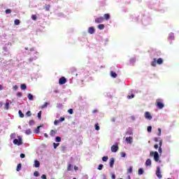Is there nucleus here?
<instances>
[{"label": "nucleus", "instance_id": "nucleus-46", "mask_svg": "<svg viewBox=\"0 0 179 179\" xmlns=\"http://www.w3.org/2000/svg\"><path fill=\"white\" fill-rule=\"evenodd\" d=\"M47 106H48V103L45 102L44 103V105L42 106V108H45V107H47Z\"/></svg>", "mask_w": 179, "mask_h": 179}, {"label": "nucleus", "instance_id": "nucleus-7", "mask_svg": "<svg viewBox=\"0 0 179 179\" xmlns=\"http://www.w3.org/2000/svg\"><path fill=\"white\" fill-rule=\"evenodd\" d=\"M59 85H65L66 83V79L64 77H62L59 80Z\"/></svg>", "mask_w": 179, "mask_h": 179}, {"label": "nucleus", "instance_id": "nucleus-36", "mask_svg": "<svg viewBox=\"0 0 179 179\" xmlns=\"http://www.w3.org/2000/svg\"><path fill=\"white\" fill-rule=\"evenodd\" d=\"M53 146H54V149H57V148H58V146H59V143H53Z\"/></svg>", "mask_w": 179, "mask_h": 179}, {"label": "nucleus", "instance_id": "nucleus-31", "mask_svg": "<svg viewBox=\"0 0 179 179\" xmlns=\"http://www.w3.org/2000/svg\"><path fill=\"white\" fill-rule=\"evenodd\" d=\"M157 136H162V129H160V128L158 129Z\"/></svg>", "mask_w": 179, "mask_h": 179}, {"label": "nucleus", "instance_id": "nucleus-5", "mask_svg": "<svg viewBox=\"0 0 179 179\" xmlns=\"http://www.w3.org/2000/svg\"><path fill=\"white\" fill-rule=\"evenodd\" d=\"M117 150H118V145L117 144L112 145L111 152H113V153H115Z\"/></svg>", "mask_w": 179, "mask_h": 179}, {"label": "nucleus", "instance_id": "nucleus-15", "mask_svg": "<svg viewBox=\"0 0 179 179\" xmlns=\"http://www.w3.org/2000/svg\"><path fill=\"white\" fill-rule=\"evenodd\" d=\"M114 158H110V167H113L114 166Z\"/></svg>", "mask_w": 179, "mask_h": 179}, {"label": "nucleus", "instance_id": "nucleus-58", "mask_svg": "<svg viewBox=\"0 0 179 179\" xmlns=\"http://www.w3.org/2000/svg\"><path fill=\"white\" fill-rule=\"evenodd\" d=\"M127 134H129V135H132V131L129 130V131H127Z\"/></svg>", "mask_w": 179, "mask_h": 179}, {"label": "nucleus", "instance_id": "nucleus-10", "mask_svg": "<svg viewBox=\"0 0 179 179\" xmlns=\"http://www.w3.org/2000/svg\"><path fill=\"white\" fill-rule=\"evenodd\" d=\"M94 31H96V29H94V27H91L88 29V33H90V34H94Z\"/></svg>", "mask_w": 179, "mask_h": 179}, {"label": "nucleus", "instance_id": "nucleus-19", "mask_svg": "<svg viewBox=\"0 0 179 179\" xmlns=\"http://www.w3.org/2000/svg\"><path fill=\"white\" fill-rule=\"evenodd\" d=\"M98 29H99V30H103L104 29V24H100L98 25Z\"/></svg>", "mask_w": 179, "mask_h": 179}, {"label": "nucleus", "instance_id": "nucleus-8", "mask_svg": "<svg viewBox=\"0 0 179 179\" xmlns=\"http://www.w3.org/2000/svg\"><path fill=\"white\" fill-rule=\"evenodd\" d=\"M145 117L146 118V120H152V115H150V113L145 112Z\"/></svg>", "mask_w": 179, "mask_h": 179}, {"label": "nucleus", "instance_id": "nucleus-61", "mask_svg": "<svg viewBox=\"0 0 179 179\" xmlns=\"http://www.w3.org/2000/svg\"><path fill=\"white\" fill-rule=\"evenodd\" d=\"M74 170L76 171H78V170H79V168L78 166H74Z\"/></svg>", "mask_w": 179, "mask_h": 179}, {"label": "nucleus", "instance_id": "nucleus-49", "mask_svg": "<svg viewBox=\"0 0 179 179\" xmlns=\"http://www.w3.org/2000/svg\"><path fill=\"white\" fill-rule=\"evenodd\" d=\"M68 113H69V114H73V109H69V110H68Z\"/></svg>", "mask_w": 179, "mask_h": 179}, {"label": "nucleus", "instance_id": "nucleus-9", "mask_svg": "<svg viewBox=\"0 0 179 179\" xmlns=\"http://www.w3.org/2000/svg\"><path fill=\"white\" fill-rule=\"evenodd\" d=\"M103 20H104V18L103 17H100L95 20V22L96 23H103Z\"/></svg>", "mask_w": 179, "mask_h": 179}, {"label": "nucleus", "instance_id": "nucleus-37", "mask_svg": "<svg viewBox=\"0 0 179 179\" xmlns=\"http://www.w3.org/2000/svg\"><path fill=\"white\" fill-rule=\"evenodd\" d=\"M28 99H29V100H33V95H31V94H29Z\"/></svg>", "mask_w": 179, "mask_h": 179}, {"label": "nucleus", "instance_id": "nucleus-52", "mask_svg": "<svg viewBox=\"0 0 179 179\" xmlns=\"http://www.w3.org/2000/svg\"><path fill=\"white\" fill-rule=\"evenodd\" d=\"M59 122H62L65 121V117H61L60 120H59Z\"/></svg>", "mask_w": 179, "mask_h": 179}, {"label": "nucleus", "instance_id": "nucleus-20", "mask_svg": "<svg viewBox=\"0 0 179 179\" xmlns=\"http://www.w3.org/2000/svg\"><path fill=\"white\" fill-rule=\"evenodd\" d=\"M110 76H112V78H117V73L114 71L110 72Z\"/></svg>", "mask_w": 179, "mask_h": 179}, {"label": "nucleus", "instance_id": "nucleus-62", "mask_svg": "<svg viewBox=\"0 0 179 179\" xmlns=\"http://www.w3.org/2000/svg\"><path fill=\"white\" fill-rule=\"evenodd\" d=\"M112 179H115V175L114 174L112 175Z\"/></svg>", "mask_w": 179, "mask_h": 179}, {"label": "nucleus", "instance_id": "nucleus-34", "mask_svg": "<svg viewBox=\"0 0 179 179\" xmlns=\"http://www.w3.org/2000/svg\"><path fill=\"white\" fill-rule=\"evenodd\" d=\"M25 134L27 135H30V134H31V130H30V129L26 130Z\"/></svg>", "mask_w": 179, "mask_h": 179}, {"label": "nucleus", "instance_id": "nucleus-12", "mask_svg": "<svg viewBox=\"0 0 179 179\" xmlns=\"http://www.w3.org/2000/svg\"><path fill=\"white\" fill-rule=\"evenodd\" d=\"M157 64V61L156 60V58H154L153 61L151 62L152 66H156Z\"/></svg>", "mask_w": 179, "mask_h": 179}, {"label": "nucleus", "instance_id": "nucleus-4", "mask_svg": "<svg viewBox=\"0 0 179 179\" xmlns=\"http://www.w3.org/2000/svg\"><path fill=\"white\" fill-rule=\"evenodd\" d=\"M156 176L158 177V178H162V172H160V167L157 166V171H156Z\"/></svg>", "mask_w": 179, "mask_h": 179}, {"label": "nucleus", "instance_id": "nucleus-38", "mask_svg": "<svg viewBox=\"0 0 179 179\" xmlns=\"http://www.w3.org/2000/svg\"><path fill=\"white\" fill-rule=\"evenodd\" d=\"M147 130H148V132H150V133L152 132V126H148Z\"/></svg>", "mask_w": 179, "mask_h": 179}, {"label": "nucleus", "instance_id": "nucleus-22", "mask_svg": "<svg viewBox=\"0 0 179 179\" xmlns=\"http://www.w3.org/2000/svg\"><path fill=\"white\" fill-rule=\"evenodd\" d=\"M18 114H19L20 118H23L24 117V114H23V113H22L21 110L18 111Z\"/></svg>", "mask_w": 179, "mask_h": 179}, {"label": "nucleus", "instance_id": "nucleus-14", "mask_svg": "<svg viewBox=\"0 0 179 179\" xmlns=\"http://www.w3.org/2000/svg\"><path fill=\"white\" fill-rule=\"evenodd\" d=\"M138 173V176H142L145 173V170L143 169H139Z\"/></svg>", "mask_w": 179, "mask_h": 179}, {"label": "nucleus", "instance_id": "nucleus-24", "mask_svg": "<svg viewBox=\"0 0 179 179\" xmlns=\"http://www.w3.org/2000/svg\"><path fill=\"white\" fill-rule=\"evenodd\" d=\"M10 139H15V138H16V134L13 133L10 134Z\"/></svg>", "mask_w": 179, "mask_h": 179}, {"label": "nucleus", "instance_id": "nucleus-27", "mask_svg": "<svg viewBox=\"0 0 179 179\" xmlns=\"http://www.w3.org/2000/svg\"><path fill=\"white\" fill-rule=\"evenodd\" d=\"M20 169H22V164H19L17 166V171H20Z\"/></svg>", "mask_w": 179, "mask_h": 179}, {"label": "nucleus", "instance_id": "nucleus-21", "mask_svg": "<svg viewBox=\"0 0 179 179\" xmlns=\"http://www.w3.org/2000/svg\"><path fill=\"white\" fill-rule=\"evenodd\" d=\"M27 87L26 86V84H22L21 85V90H26Z\"/></svg>", "mask_w": 179, "mask_h": 179}, {"label": "nucleus", "instance_id": "nucleus-3", "mask_svg": "<svg viewBox=\"0 0 179 179\" xmlns=\"http://www.w3.org/2000/svg\"><path fill=\"white\" fill-rule=\"evenodd\" d=\"M156 104H157V108L162 109L164 107V104H163V103L160 101V99H157Z\"/></svg>", "mask_w": 179, "mask_h": 179}, {"label": "nucleus", "instance_id": "nucleus-25", "mask_svg": "<svg viewBox=\"0 0 179 179\" xmlns=\"http://www.w3.org/2000/svg\"><path fill=\"white\" fill-rule=\"evenodd\" d=\"M40 128H41V126H38L36 130H35V134H38L40 132Z\"/></svg>", "mask_w": 179, "mask_h": 179}, {"label": "nucleus", "instance_id": "nucleus-28", "mask_svg": "<svg viewBox=\"0 0 179 179\" xmlns=\"http://www.w3.org/2000/svg\"><path fill=\"white\" fill-rule=\"evenodd\" d=\"M95 129L96 131H100V127L99 126V124H95Z\"/></svg>", "mask_w": 179, "mask_h": 179}, {"label": "nucleus", "instance_id": "nucleus-35", "mask_svg": "<svg viewBox=\"0 0 179 179\" xmlns=\"http://www.w3.org/2000/svg\"><path fill=\"white\" fill-rule=\"evenodd\" d=\"M27 117H31V112L30 110H28L26 113Z\"/></svg>", "mask_w": 179, "mask_h": 179}, {"label": "nucleus", "instance_id": "nucleus-17", "mask_svg": "<svg viewBox=\"0 0 179 179\" xmlns=\"http://www.w3.org/2000/svg\"><path fill=\"white\" fill-rule=\"evenodd\" d=\"M34 166V167H40V162L35 160Z\"/></svg>", "mask_w": 179, "mask_h": 179}, {"label": "nucleus", "instance_id": "nucleus-1", "mask_svg": "<svg viewBox=\"0 0 179 179\" xmlns=\"http://www.w3.org/2000/svg\"><path fill=\"white\" fill-rule=\"evenodd\" d=\"M13 143H14V145H17V146L23 145V139L22 138V136H18L17 138L13 140Z\"/></svg>", "mask_w": 179, "mask_h": 179}, {"label": "nucleus", "instance_id": "nucleus-57", "mask_svg": "<svg viewBox=\"0 0 179 179\" xmlns=\"http://www.w3.org/2000/svg\"><path fill=\"white\" fill-rule=\"evenodd\" d=\"M154 141H155V142H159V138L155 137V138H154Z\"/></svg>", "mask_w": 179, "mask_h": 179}, {"label": "nucleus", "instance_id": "nucleus-54", "mask_svg": "<svg viewBox=\"0 0 179 179\" xmlns=\"http://www.w3.org/2000/svg\"><path fill=\"white\" fill-rule=\"evenodd\" d=\"M155 149H159V144H155L154 145Z\"/></svg>", "mask_w": 179, "mask_h": 179}, {"label": "nucleus", "instance_id": "nucleus-40", "mask_svg": "<svg viewBox=\"0 0 179 179\" xmlns=\"http://www.w3.org/2000/svg\"><path fill=\"white\" fill-rule=\"evenodd\" d=\"M31 19H32V20H37V17L36 16V15H32Z\"/></svg>", "mask_w": 179, "mask_h": 179}, {"label": "nucleus", "instance_id": "nucleus-33", "mask_svg": "<svg viewBox=\"0 0 179 179\" xmlns=\"http://www.w3.org/2000/svg\"><path fill=\"white\" fill-rule=\"evenodd\" d=\"M34 177H38V176H40V173H38V171H35L34 173Z\"/></svg>", "mask_w": 179, "mask_h": 179}, {"label": "nucleus", "instance_id": "nucleus-56", "mask_svg": "<svg viewBox=\"0 0 179 179\" xmlns=\"http://www.w3.org/2000/svg\"><path fill=\"white\" fill-rule=\"evenodd\" d=\"M24 157H25L24 154H20L21 159H24Z\"/></svg>", "mask_w": 179, "mask_h": 179}, {"label": "nucleus", "instance_id": "nucleus-59", "mask_svg": "<svg viewBox=\"0 0 179 179\" xmlns=\"http://www.w3.org/2000/svg\"><path fill=\"white\" fill-rule=\"evenodd\" d=\"M162 145H163V141L161 140L159 141V148H162Z\"/></svg>", "mask_w": 179, "mask_h": 179}, {"label": "nucleus", "instance_id": "nucleus-11", "mask_svg": "<svg viewBox=\"0 0 179 179\" xmlns=\"http://www.w3.org/2000/svg\"><path fill=\"white\" fill-rule=\"evenodd\" d=\"M145 166H152V160L150 159H148L145 162Z\"/></svg>", "mask_w": 179, "mask_h": 179}, {"label": "nucleus", "instance_id": "nucleus-64", "mask_svg": "<svg viewBox=\"0 0 179 179\" xmlns=\"http://www.w3.org/2000/svg\"><path fill=\"white\" fill-rule=\"evenodd\" d=\"M130 62H131V64H133V62H134V59H130Z\"/></svg>", "mask_w": 179, "mask_h": 179}, {"label": "nucleus", "instance_id": "nucleus-55", "mask_svg": "<svg viewBox=\"0 0 179 179\" xmlns=\"http://www.w3.org/2000/svg\"><path fill=\"white\" fill-rule=\"evenodd\" d=\"M6 13H7V14L10 13V9L6 10Z\"/></svg>", "mask_w": 179, "mask_h": 179}, {"label": "nucleus", "instance_id": "nucleus-42", "mask_svg": "<svg viewBox=\"0 0 179 179\" xmlns=\"http://www.w3.org/2000/svg\"><path fill=\"white\" fill-rule=\"evenodd\" d=\"M59 122H59V120H55L54 124H55V125H58V124H59Z\"/></svg>", "mask_w": 179, "mask_h": 179}, {"label": "nucleus", "instance_id": "nucleus-53", "mask_svg": "<svg viewBox=\"0 0 179 179\" xmlns=\"http://www.w3.org/2000/svg\"><path fill=\"white\" fill-rule=\"evenodd\" d=\"M41 178H42V179H47V176H45V175H42V176H41Z\"/></svg>", "mask_w": 179, "mask_h": 179}, {"label": "nucleus", "instance_id": "nucleus-47", "mask_svg": "<svg viewBox=\"0 0 179 179\" xmlns=\"http://www.w3.org/2000/svg\"><path fill=\"white\" fill-rule=\"evenodd\" d=\"M98 170H103V164H100V165L98 166Z\"/></svg>", "mask_w": 179, "mask_h": 179}, {"label": "nucleus", "instance_id": "nucleus-60", "mask_svg": "<svg viewBox=\"0 0 179 179\" xmlns=\"http://www.w3.org/2000/svg\"><path fill=\"white\" fill-rule=\"evenodd\" d=\"M158 152L159 153H162V147H159Z\"/></svg>", "mask_w": 179, "mask_h": 179}, {"label": "nucleus", "instance_id": "nucleus-41", "mask_svg": "<svg viewBox=\"0 0 179 179\" xmlns=\"http://www.w3.org/2000/svg\"><path fill=\"white\" fill-rule=\"evenodd\" d=\"M127 173H129V174H131V173H132V166H130V168L128 169V171H127Z\"/></svg>", "mask_w": 179, "mask_h": 179}, {"label": "nucleus", "instance_id": "nucleus-23", "mask_svg": "<svg viewBox=\"0 0 179 179\" xmlns=\"http://www.w3.org/2000/svg\"><path fill=\"white\" fill-rule=\"evenodd\" d=\"M72 170V164H69L67 167V171H71Z\"/></svg>", "mask_w": 179, "mask_h": 179}, {"label": "nucleus", "instance_id": "nucleus-45", "mask_svg": "<svg viewBox=\"0 0 179 179\" xmlns=\"http://www.w3.org/2000/svg\"><path fill=\"white\" fill-rule=\"evenodd\" d=\"M13 90H17L18 89H19V87H17V85H14L13 87Z\"/></svg>", "mask_w": 179, "mask_h": 179}, {"label": "nucleus", "instance_id": "nucleus-30", "mask_svg": "<svg viewBox=\"0 0 179 179\" xmlns=\"http://www.w3.org/2000/svg\"><path fill=\"white\" fill-rule=\"evenodd\" d=\"M14 23H15V24H16L17 26V25L20 24V21L19 20H15L14 21Z\"/></svg>", "mask_w": 179, "mask_h": 179}, {"label": "nucleus", "instance_id": "nucleus-29", "mask_svg": "<svg viewBox=\"0 0 179 179\" xmlns=\"http://www.w3.org/2000/svg\"><path fill=\"white\" fill-rule=\"evenodd\" d=\"M50 136H55V131L52 130L50 133Z\"/></svg>", "mask_w": 179, "mask_h": 179}, {"label": "nucleus", "instance_id": "nucleus-6", "mask_svg": "<svg viewBox=\"0 0 179 179\" xmlns=\"http://www.w3.org/2000/svg\"><path fill=\"white\" fill-rule=\"evenodd\" d=\"M126 142H127V143H129V145H131V143H132V142H134V137H131V136L127 137Z\"/></svg>", "mask_w": 179, "mask_h": 179}, {"label": "nucleus", "instance_id": "nucleus-32", "mask_svg": "<svg viewBox=\"0 0 179 179\" xmlns=\"http://www.w3.org/2000/svg\"><path fill=\"white\" fill-rule=\"evenodd\" d=\"M61 141V137L57 136L55 138V142H60Z\"/></svg>", "mask_w": 179, "mask_h": 179}, {"label": "nucleus", "instance_id": "nucleus-26", "mask_svg": "<svg viewBox=\"0 0 179 179\" xmlns=\"http://www.w3.org/2000/svg\"><path fill=\"white\" fill-rule=\"evenodd\" d=\"M103 16L106 20H108V19H110V14H105Z\"/></svg>", "mask_w": 179, "mask_h": 179}, {"label": "nucleus", "instance_id": "nucleus-2", "mask_svg": "<svg viewBox=\"0 0 179 179\" xmlns=\"http://www.w3.org/2000/svg\"><path fill=\"white\" fill-rule=\"evenodd\" d=\"M150 156L151 157L154 156L155 162H159V152H157V151H155V152L151 151L150 152Z\"/></svg>", "mask_w": 179, "mask_h": 179}, {"label": "nucleus", "instance_id": "nucleus-39", "mask_svg": "<svg viewBox=\"0 0 179 179\" xmlns=\"http://www.w3.org/2000/svg\"><path fill=\"white\" fill-rule=\"evenodd\" d=\"M102 160L103 162H107V160H108V157H103Z\"/></svg>", "mask_w": 179, "mask_h": 179}, {"label": "nucleus", "instance_id": "nucleus-44", "mask_svg": "<svg viewBox=\"0 0 179 179\" xmlns=\"http://www.w3.org/2000/svg\"><path fill=\"white\" fill-rule=\"evenodd\" d=\"M38 118H39V120H41V111H39L38 113Z\"/></svg>", "mask_w": 179, "mask_h": 179}, {"label": "nucleus", "instance_id": "nucleus-50", "mask_svg": "<svg viewBox=\"0 0 179 179\" xmlns=\"http://www.w3.org/2000/svg\"><path fill=\"white\" fill-rule=\"evenodd\" d=\"M57 108H62V104L58 103V104L57 105Z\"/></svg>", "mask_w": 179, "mask_h": 179}, {"label": "nucleus", "instance_id": "nucleus-51", "mask_svg": "<svg viewBox=\"0 0 179 179\" xmlns=\"http://www.w3.org/2000/svg\"><path fill=\"white\" fill-rule=\"evenodd\" d=\"M29 125H34V120H30Z\"/></svg>", "mask_w": 179, "mask_h": 179}, {"label": "nucleus", "instance_id": "nucleus-13", "mask_svg": "<svg viewBox=\"0 0 179 179\" xmlns=\"http://www.w3.org/2000/svg\"><path fill=\"white\" fill-rule=\"evenodd\" d=\"M134 97H135V95L134 94V93H129L127 96V99H134Z\"/></svg>", "mask_w": 179, "mask_h": 179}, {"label": "nucleus", "instance_id": "nucleus-18", "mask_svg": "<svg viewBox=\"0 0 179 179\" xmlns=\"http://www.w3.org/2000/svg\"><path fill=\"white\" fill-rule=\"evenodd\" d=\"M5 109L9 110V100H7L5 104Z\"/></svg>", "mask_w": 179, "mask_h": 179}, {"label": "nucleus", "instance_id": "nucleus-16", "mask_svg": "<svg viewBox=\"0 0 179 179\" xmlns=\"http://www.w3.org/2000/svg\"><path fill=\"white\" fill-rule=\"evenodd\" d=\"M157 64L158 65H162V64H163V59L159 58V59L157 60Z\"/></svg>", "mask_w": 179, "mask_h": 179}, {"label": "nucleus", "instance_id": "nucleus-63", "mask_svg": "<svg viewBox=\"0 0 179 179\" xmlns=\"http://www.w3.org/2000/svg\"><path fill=\"white\" fill-rule=\"evenodd\" d=\"M44 136H45V138H48V135L47 134H44Z\"/></svg>", "mask_w": 179, "mask_h": 179}, {"label": "nucleus", "instance_id": "nucleus-43", "mask_svg": "<svg viewBox=\"0 0 179 179\" xmlns=\"http://www.w3.org/2000/svg\"><path fill=\"white\" fill-rule=\"evenodd\" d=\"M17 97H22V96H23V94H22V92H17Z\"/></svg>", "mask_w": 179, "mask_h": 179}, {"label": "nucleus", "instance_id": "nucleus-48", "mask_svg": "<svg viewBox=\"0 0 179 179\" xmlns=\"http://www.w3.org/2000/svg\"><path fill=\"white\" fill-rule=\"evenodd\" d=\"M121 157H125L127 156V154L125 152H121Z\"/></svg>", "mask_w": 179, "mask_h": 179}]
</instances>
